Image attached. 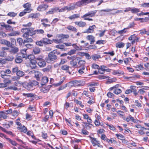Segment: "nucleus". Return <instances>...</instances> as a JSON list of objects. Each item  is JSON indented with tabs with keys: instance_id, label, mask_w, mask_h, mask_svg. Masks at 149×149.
Listing matches in <instances>:
<instances>
[{
	"instance_id": "obj_1",
	"label": "nucleus",
	"mask_w": 149,
	"mask_h": 149,
	"mask_svg": "<svg viewBox=\"0 0 149 149\" xmlns=\"http://www.w3.org/2000/svg\"><path fill=\"white\" fill-rule=\"evenodd\" d=\"M77 57L75 56H73L71 57L68 56L67 58L70 60H72L70 61V64L72 65V67H77V61L78 59H77Z\"/></svg>"
},
{
	"instance_id": "obj_2",
	"label": "nucleus",
	"mask_w": 149,
	"mask_h": 149,
	"mask_svg": "<svg viewBox=\"0 0 149 149\" xmlns=\"http://www.w3.org/2000/svg\"><path fill=\"white\" fill-rule=\"evenodd\" d=\"M57 56L54 54V52L52 51L49 53L48 55V58L46 59L47 62L48 63H51L53 60H55L57 59Z\"/></svg>"
},
{
	"instance_id": "obj_3",
	"label": "nucleus",
	"mask_w": 149,
	"mask_h": 149,
	"mask_svg": "<svg viewBox=\"0 0 149 149\" xmlns=\"http://www.w3.org/2000/svg\"><path fill=\"white\" fill-rule=\"evenodd\" d=\"M70 8L71 10H73L75 8H77L78 7H80L83 5V2L81 0L80 1H79L76 3H72L69 4Z\"/></svg>"
},
{
	"instance_id": "obj_4",
	"label": "nucleus",
	"mask_w": 149,
	"mask_h": 149,
	"mask_svg": "<svg viewBox=\"0 0 149 149\" xmlns=\"http://www.w3.org/2000/svg\"><path fill=\"white\" fill-rule=\"evenodd\" d=\"M4 83H0V88H4L7 86L8 85L11 84V81L10 79H5L3 81Z\"/></svg>"
},
{
	"instance_id": "obj_5",
	"label": "nucleus",
	"mask_w": 149,
	"mask_h": 149,
	"mask_svg": "<svg viewBox=\"0 0 149 149\" xmlns=\"http://www.w3.org/2000/svg\"><path fill=\"white\" fill-rule=\"evenodd\" d=\"M118 85L115 86L110 88L109 90L110 91L114 90L113 93L116 94H118L120 93L121 92V91L120 89L117 88Z\"/></svg>"
},
{
	"instance_id": "obj_6",
	"label": "nucleus",
	"mask_w": 149,
	"mask_h": 149,
	"mask_svg": "<svg viewBox=\"0 0 149 149\" xmlns=\"http://www.w3.org/2000/svg\"><path fill=\"white\" fill-rule=\"evenodd\" d=\"M31 72L32 73H34L35 77L37 80H40V78L42 76V74L38 71L33 70Z\"/></svg>"
},
{
	"instance_id": "obj_7",
	"label": "nucleus",
	"mask_w": 149,
	"mask_h": 149,
	"mask_svg": "<svg viewBox=\"0 0 149 149\" xmlns=\"http://www.w3.org/2000/svg\"><path fill=\"white\" fill-rule=\"evenodd\" d=\"M97 11L95 10L94 11H90L88 13L84 15L81 17L82 18H86L87 16H89V17H93L95 16V15Z\"/></svg>"
},
{
	"instance_id": "obj_8",
	"label": "nucleus",
	"mask_w": 149,
	"mask_h": 149,
	"mask_svg": "<svg viewBox=\"0 0 149 149\" xmlns=\"http://www.w3.org/2000/svg\"><path fill=\"white\" fill-rule=\"evenodd\" d=\"M62 34L57 35L56 36V38H59L56 39H53V41L56 43H61L63 42L62 40Z\"/></svg>"
},
{
	"instance_id": "obj_9",
	"label": "nucleus",
	"mask_w": 149,
	"mask_h": 149,
	"mask_svg": "<svg viewBox=\"0 0 149 149\" xmlns=\"http://www.w3.org/2000/svg\"><path fill=\"white\" fill-rule=\"evenodd\" d=\"M48 6L47 5L43 4L40 5L37 8L38 11H43L45 10L48 7Z\"/></svg>"
},
{
	"instance_id": "obj_10",
	"label": "nucleus",
	"mask_w": 149,
	"mask_h": 149,
	"mask_svg": "<svg viewBox=\"0 0 149 149\" xmlns=\"http://www.w3.org/2000/svg\"><path fill=\"white\" fill-rule=\"evenodd\" d=\"M22 32L24 33L22 36L24 38H27L29 36V28H23L22 29Z\"/></svg>"
},
{
	"instance_id": "obj_11",
	"label": "nucleus",
	"mask_w": 149,
	"mask_h": 149,
	"mask_svg": "<svg viewBox=\"0 0 149 149\" xmlns=\"http://www.w3.org/2000/svg\"><path fill=\"white\" fill-rule=\"evenodd\" d=\"M11 48L9 50V52L11 54H15L19 51L18 48L15 46L10 47Z\"/></svg>"
},
{
	"instance_id": "obj_12",
	"label": "nucleus",
	"mask_w": 149,
	"mask_h": 149,
	"mask_svg": "<svg viewBox=\"0 0 149 149\" xmlns=\"http://www.w3.org/2000/svg\"><path fill=\"white\" fill-rule=\"evenodd\" d=\"M24 7L25 8L24 10L28 13H30L31 11V4L27 3L23 5Z\"/></svg>"
},
{
	"instance_id": "obj_13",
	"label": "nucleus",
	"mask_w": 149,
	"mask_h": 149,
	"mask_svg": "<svg viewBox=\"0 0 149 149\" xmlns=\"http://www.w3.org/2000/svg\"><path fill=\"white\" fill-rule=\"evenodd\" d=\"M96 26L94 25L92 26H90L89 28L87 29L84 33H93L94 31V30Z\"/></svg>"
},
{
	"instance_id": "obj_14",
	"label": "nucleus",
	"mask_w": 149,
	"mask_h": 149,
	"mask_svg": "<svg viewBox=\"0 0 149 149\" xmlns=\"http://www.w3.org/2000/svg\"><path fill=\"white\" fill-rule=\"evenodd\" d=\"M58 10L59 12H63L66 10L68 11L71 10L70 4L68 6L63 7L61 9H58Z\"/></svg>"
},
{
	"instance_id": "obj_15",
	"label": "nucleus",
	"mask_w": 149,
	"mask_h": 149,
	"mask_svg": "<svg viewBox=\"0 0 149 149\" xmlns=\"http://www.w3.org/2000/svg\"><path fill=\"white\" fill-rule=\"evenodd\" d=\"M86 63V62L84 60H81L79 61L78 62V65L79 67H81L83 69H85L86 66L85 64Z\"/></svg>"
},
{
	"instance_id": "obj_16",
	"label": "nucleus",
	"mask_w": 149,
	"mask_h": 149,
	"mask_svg": "<svg viewBox=\"0 0 149 149\" xmlns=\"http://www.w3.org/2000/svg\"><path fill=\"white\" fill-rule=\"evenodd\" d=\"M0 43L3 45H5L8 47H11L10 42L5 39H2L0 41Z\"/></svg>"
},
{
	"instance_id": "obj_17",
	"label": "nucleus",
	"mask_w": 149,
	"mask_h": 149,
	"mask_svg": "<svg viewBox=\"0 0 149 149\" xmlns=\"http://www.w3.org/2000/svg\"><path fill=\"white\" fill-rule=\"evenodd\" d=\"M58 10V8H54L50 9L49 11L46 13V15L52 14L54 13Z\"/></svg>"
},
{
	"instance_id": "obj_18",
	"label": "nucleus",
	"mask_w": 149,
	"mask_h": 149,
	"mask_svg": "<svg viewBox=\"0 0 149 149\" xmlns=\"http://www.w3.org/2000/svg\"><path fill=\"white\" fill-rule=\"evenodd\" d=\"M40 15L39 13H31L28 17V18H31L32 19H36Z\"/></svg>"
},
{
	"instance_id": "obj_19",
	"label": "nucleus",
	"mask_w": 149,
	"mask_h": 149,
	"mask_svg": "<svg viewBox=\"0 0 149 149\" xmlns=\"http://www.w3.org/2000/svg\"><path fill=\"white\" fill-rule=\"evenodd\" d=\"M1 26L5 28L8 31H13L14 28L11 26L8 25L3 24L1 25Z\"/></svg>"
},
{
	"instance_id": "obj_20",
	"label": "nucleus",
	"mask_w": 149,
	"mask_h": 149,
	"mask_svg": "<svg viewBox=\"0 0 149 149\" xmlns=\"http://www.w3.org/2000/svg\"><path fill=\"white\" fill-rule=\"evenodd\" d=\"M27 49H24L20 50V52L22 54V57L23 58H25L27 57V54L26 52Z\"/></svg>"
},
{
	"instance_id": "obj_21",
	"label": "nucleus",
	"mask_w": 149,
	"mask_h": 149,
	"mask_svg": "<svg viewBox=\"0 0 149 149\" xmlns=\"http://www.w3.org/2000/svg\"><path fill=\"white\" fill-rule=\"evenodd\" d=\"M72 86H74L73 81L67 83L65 85V86H63V87H61L60 90H62L64 89L66 87H68L69 88H71Z\"/></svg>"
},
{
	"instance_id": "obj_22",
	"label": "nucleus",
	"mask_w": 149,
	"mask_h": 149,
	"mask_svg": "<svg viewBox=\"0 0 149 149\" xmlns=\"http://www.w3.org/2000/svg\"><path fill=\"white\" fill-rule=\"evenodd\" d=\"M25 85V88L28 90H30L33 89V86L31 82L26 84Z\"/></svg>"
},
{
	"instance_id": "obj_23",
	"label": "nucleus",
	"mask_w": 149,
	"mask_h": 149,
	"mask_svg": "<svg viewBox=\"0 0 149 149\" xmlns=\"http://www.w3.org/2000/svg\"><path fill=\"white\" fill-rule=\"evenodd\" d=\"M74 23L79 27H84L86 25V23L82 21L76 22Z\"/></svg>"
},
{
	"instance_id": "obj_24",
	"label": "nucleus",
	"mask_w": 149,
	"mask_h": 149,
	"mask_svg": "<svg viewBox=\"0 0 149 149\" xmlns=\"http://www.w3.org/2000/svg\"><path fill=\"white\" fill-rule=\"evenodd\" d=\"M48 79L47 77L45 76L43 77L41 80V84L42 86L45 85L48 82Z\"/></svg>"
},
{
	"instance_id": "obj_25",
	"label": "nucleus",
	"mask_w": 149,
	"mask_h": 149,
	"mask_svg": "<svg viewBox=\"0 0 149 149\" xmlns=\"http://www.w3.org/2000/svg\"><path fill=\"white\" fill-rule=\"evenodd\" d=\"M107 67L104 65H102L100 67L99 70L98 71L99 73L101 74H103L104 73V71H106V68Z\"/></svg>"
},
{
	"instance_id": "obj_26",
	"label": "nucleus",
	"mask_w": 149,
	"mask_h": 149,
	"mask_svg": "<svg viewBox=\"0 0 149 149\" xmlns=\"http://www.w3.org/2000/svg\"><path fill=\"white\" fill-rule=\"evenodd\" d=\"M19 32L18 31H14L8 34V36H14L18 35Z\"/></svg>"
},
{
	"instance_id": "obj_27",
	"label": "nucleus",
	"mask_w": 149,
	"mask_h": 149,
	"mask_svg": "<svg viewBox=\"0 0 149 149\" xmlns=\"http://www.w3.org/2000/svg\"><path fill=\"white\" fill-rule=\"evenodd\" d=\"M29 36H32L35 35L36 33V30H34V29L29 28Z\"/></svg>"
},
{
	"instance_id": "obj_28",
	"label": "nucleus",
	"mask_w": 149,
	"mask_h": 149,
	"mask_svg": "<svg viewBox=\"0 0 149 149\" xmlns=\"http://www.w3.org/2000/svg\"><path fill=\"white\" fill-rule=\"evenodd\" d=\"M38 64L40 67H43L46 66V63L44 60H42L39 61L38 63Z\"/></svg>"
},
{
	"instance_id": "obj_29",
	"label": "nucleus",
	"mask_w": 149,
	"mask_h": 149,
	"mask_svg": "<svg viewBox=\"0 0 149 149\" xmlns=\"http://www.w3.org/2000/svg\"><path fill=\"white\" fill-rule=\"evenodd\" d=\"M87 39L91 42V44H93L95 41L94 37L92 36H87Z\"/></svg>"
},
{
	"instance_id": "obj_30",
	"label": "nucleus",
	"mask_w": 149,
	"mask_h": 149,
	"mask_svg": "<svg viewBox=\"0 0 149 149\" xmlns=\"http://www.w3.org/2000/svg\"><path fill=\"white\" fill-rule=\"evenodd\" d=\"M1 118L6 119L7 118V113L5 111H0Z\"/></svg>"
},
{
	"instance_id": "obj_31",
	"label": "nucleus",
	"mask_w": 149,
	"mask_h": 149,
	"mask_svg": "<svg viewBox=\"0 0 149 149\" xmlns=\"http://www.w3.org/2000/svg\"><path fill=\"white\" fill-rule=\"evenodd\" d=\"M49 90V86L43 87L40 88V91L42 92L46 93L48 92Z\"/></svg>"
},
{
	"instance_id": "obj_32",
	"label": "nucleus",
	"mask_w": 149,
	"mask_h": 149,
	"mask_svg": "<svg viewBox=\"0 0 149 149\" xmlns=\"http://www.w3.org/2000/svg\"><path fill=\"white\" fill-rule=\"evenodd\" d=\"M124 74V73L123 71L120 70H114L113 72V75H123Z\"/></svg>"
},
{
	"instance_id": "obj_33",
	"label": "nucleus",
	"mask_w": 149,
	"mask_h": 149,
	"mask_svg": "<svg viewBox=\"0 0 149 149\" xmlns=\"http://www.w3.org/2000/svg\"><path fill=\"white\" fill-rule=\"evenodd\" d=\"M74 84V86L75 87L77 86H81L83 85L82 84L81 81L75 80L73 81Z\"/></svg>"
},
{
	"instance_id": "obj_34",
	"label": "nucleus",
	"mask_w": 149,
	"mask_h": 149,
	"mask_svg": "<svg viewBox=\"0 0 149 149\" xmlns=\"http://www.w3.org/2000/svg\"><path fill=\"white\" fill-rule=\"evenodd\" d=\"M90 138L91 139V142L93 146H95L96 144H98L97 142L98 141L96 140V138L91 137H90Z\"/></svg>"
},
{
	"instance_id": "obj_35",
	"label": "nucleus",
	"mask_w": 149,
	"mask_h": 149,
	"mask_svg": "<svg viewBox=\"0 0 149 149\" xmlns=\"http://www.w3.org/2000/svg\"><path fill=\"white\" fill-rule=\"evenodd\" d=\"M33 51L35 54H37L40 53V50L38 47H36L33 48Z\"/></svg>"
},
{
	"instance_id": "obj_36",
	"label": "nucleus",
	"mask_w": 149,
	"mask_h": 149,
	"mask_svg": "<svg viewBox=\"0 0 149 149\" xmlns=\"http://www.w3.org/2000/svg\"><path fill=\"white\" fill-rule=\"evenodd\" d=\"M80 17V15L78 14H74L70 16L68 18L70 20L75 19L76 18H77Z\"/></svg>"
},
{
	"instance_id": "obj_37",
	"label": "nucleus",
	"mask_w": 149,
	"mask_h": 149,
	"mask_svg": "<svg viewBox=\"0 0 149 149\" xmlns=\"http://www.w3.org/2000/svg\"><path fill=\"white\" fill-rule=\"evenodd\" d=\"M42 41L45 44H51L52 43V40L47 38L43 39Z\"/></svg>"
},
{
	"instance_id": "obj_38",
	"label": "nucleus",
	"mask_w": 149,
	"mask_h": 149,
	"mask_svg": "<svg viewBox=\"0 0 149 149\" xmlns=\"http://www.w3.org/2000/svg\"><path fill=\"white\" fill-rule=\"evenodd\" d=\"M6 139L12 145L14 146H16L17 145V143L15 141H13L10 138H7Z\"/></svg>"
},
{
	"instance_id": "obj_39",
	"label": "nucleus",
	"mask_w": 149,
	"mask_h": 149,
	"mask_svg": "<svg viewBox=\"0 0 149 149\" xmlns=\"http://www.w3.org/2000/svg\"><path fill=\"white\" fill-rule=\"evenodd\" d=\"M67 29L69 30H71L76 32L77 31V30L75 27L72 26H70L67 27Z\"/></svg>"
},
{
	"instance_id": "obj_40",
	"label": "nucleus",
	"mask_w": 149,
	"mask_h": 149,
	"mask_svg": "<svg viewBox=\"0 0 149 149\" xmlns=\"http://www.w3.org/2000/svg\"><path fill=\"white\" fill-rule=\"evenodd\" d=\"M83 123L85 125L86 128L88 130L90 129L92 126H93V125L91 124L85 122H83Z\"/></svg>"
},
{
	"instance_id": "obj_41",
	"label": "nucleus",
	"mask_w": 149,
	"mask_h": 149,
	"mask_svg": "<svg viewBox=\"0 0 149 149\" xmlns=\"http://www.w3.org/2000/svg\"><path fill=\"white\" fill-rule=\"evenodd\" d=\"M79 55L85 56L86 58L88 59H89L91 58V57L89 54L88 53H79Z\"/></svg>"
},
{
	"instance_id": "obj_42",
	"label": "nucleus",
	"mask_w": 149,
	"mask_h": 149,
	"mask_svg": "<svg viewBox=\"0 0 149 149\" xmlns=\"http://www.w3.org/2000/svg\"><path fill=\"white\" fill-rule=\"evenodd\" d=\"M91 58L93 60H96L99 58H101V57L100 55L95 54L91 56Z\"/></svg>"
},
{
	"instance_id": "obj_43",
	"label": "nucleus",
	"mask_w": 149,
	"mask_h": 149,
	"mask_svg": "<svg viewBox=\"0 0 149 149\" xmlns=\"http://www.w3.org/2000/svg\"><path fill=\"white\" fill-rule=\"evenodd\" d=\"M124 46V44L123 42H118L116 44V47L119 48H122Z\"/></svg>"
},
{
	"instance_id": "obj_44",
	"label": "nucleus",
	"mask_w": 149,
	"mask_h": 149,
	"mask_svg": "<svg viewBox=\"0 0 149 149\" xmlns=\"http://www.w3.org/2000/svg\"><path fill=\"white\" fill-rule=\"evenodd\" d=\"M35 57L33 55L30 54L28 55H27V57L25 58L26 59H28L30 60V61H31V60L33 59Z\"/></svg>"
},
{
	"instance_id": "obj_45",
	"label": "nucleus",
	"mask_w": 149,
	"mask_h": 149,
	"mask_svg": "<svg viewBox=\"0 0 149 149\" xmlns=\"http://www.w3.org/2000/svg\"><path fill=\"white\" fill-rule=\"evenodd\" d=\"M24 74V72L20 70L18 71L17 73V76L21 77L23 76Z\"/></svg>"
},
{
	"instance_id": "obj_46",
	"label": "nucleus",
	"mask_w": 149,
	"mask_h": 149,
	"mask_svg": "<svg viewBox=\"0 0 149 149\" xmlns=\"http://www.w3.org/2000/svg\"><path fill=\"white\" fill-rule=\"evenodd\" d=\"M25 39L24 40V43L31 42L33 41V40L32 38H25Z\"/></svg>"
},
{
	"instance_id": "obj_47",
	"label": "nucleus",
	"mask_w": 149,
	"mask_h": 149,
	"mask_svg": "<svg viewBox=\"0 0 149 149\" xmlns=\"http://www.w3.org/2000/svg\"><path fill=\"white\" fill-rule=\"evenodd\" d=\"M140 11V10L139 9L136 8H132L131 12L132 13H136Z\"/></svg>"
},
{
	"instance_id": "obj_48",
	"label": "nucleus",
	"mask_w": 149,
	"mask_h": 149,
	"mask_svg": "<svg viewBox=\"0 0 149 149\" xmlns=\"http://www.w3.org/2000/svg\"><path fill=\"white\" fill-rule=\"evenodd\" d=\"M10 40L11 41L10 43L11 45V47L13 46L16 43V40L15 39L13 38H11Z\"/></svg>"
},
{
	"instance_id": "obj_49",
	"label": "nucleus",
	"mask_w": 149,
	"mask_h": 149,
	"mask_svg": "<svg viewBox=\"0 0 149 149\" xmlns=\"http://www.w3.org/2000/svg\"><path fill=\"white\" fill-rule=\"evenodd\" d=\"M23 95L24 96H26L27 97H34L35 96V94H33V93H27V94H25L24 93L23 94Z\"/></svg>"
},
{
	"instance_id": "obj_50",
	"label": "nucleus",
	"mask_w": 149,
	"mask_h": 149,
	"mask_svg": "<svg viewBox=\"0 0 149 149\" xmlns=\"http://www.w3.org/2000/svg\"><path fill=\"white\" fill-rule=\"evenodd\" d=\"M6 55V53L4 51H0V56L5 57Z\"/></svg>"
},
{
	"instance_id": "obj_51",
	"label": "nucleus",
	"mask_w": 149,
	"mask_h": 149,
	"mask_svg": "<svg viewBox=\"0 0 149 149\" xmlns=\"http://www.w3.org/2000/svg\"><path fill=\"white\" fill-rule=\"evenodd\" d=\"M76 52V50L74 49H73L70 50L67 53V54L70 55H72L75 54Z\"/></svg>"
},
{
	"instance_id": "obj_52",
	"label": "nucleus",
	"mask_w": 149,
	"mask_h": 149,
	"mask_svg": "<svg viewBox=\"0 0 149 149\" xmlns=\"http://www.w3.org/2000/svg\"><path fill=\"white\" fill-rule=\"evenodd\" d=\"M14 59V57L13 56H7L6 58V60L9 61H12Z\"/></svg>"
},
{
	"instance_id": "obj_53",
	"label": "nucleus",
	"mask_w": 149,
	"mask_h": 149,
	"mask_svg": "<svg viewBox=\"0 0 149 149\" xmlns=\"http://www.w3.org/2000/svg\"><path fill=\"white\" fill-rule=\"evenodd\" d=\"M17 42H18L19 45L20 46L22 45V43L24 42V41H23V40L21 38H19L17 39Z\"/></svg>"
},
{
	"instance_id": "obj_54",
	"label": "nucleus",
	"mask_w": 149,
	"mask_h": 149,
	"mask_svg": "<svg viewBox=\"0 0 149 149\" xmlns=\"http://www.w3.org/2000/svg\"><path fill=\"white\" fill-rule=\"evenodd\" d=\"M17 14L14 12H9L7 14L8 15L12 17H14L17 15Z\"/></svg>"
},
{
	"instance_id": "obj_55",
	"label": "nucleus",
	"mask_w": 149,
	"mask_h": 149,
	"mask_svg": "<svg viewBox=\"0 0 149 149\" xmlns=\"http://www.w3.org/2000/svg\"><path fill=\"white\" fill-rule=\"evenodd\" d=\"M44 58V56L42 55H40L38 57L35 58V59L36 60H37L38 61H40L43 60V58Z\"/></svg>"
},
{
	"instance_id": "obj_56",
	"label": "nucleus",
	"mask_w": 149,
	"mask_h": 149,
	"mask_svg": "<svg viewBox=\"0 0 149 149\" xmlns=\"http://www.w3.org/2000/svg\"><path fill=\"white\" fill-rule=\"evenodd\" d=\"M15 62L17 63H21L22 61V60L20 58V57H17L15 60Z\"/></svg>"
},
{
	"instance_id": "obj_57",
	"label": "nucleus",
	"mask_w": 149,
	"mask_h": 149,
	"mask_svg": "<svg viewBox=\"0 0 149 149\" xmlns=\"http://www.w3.org/2000/svg\"><path fill=\"white\" fill-rule=\"evenodd\" d=\"M19 130L24 133H26L27 132V129L25 126L23 125L21 129L20 130Z\"/></svg>"
},
{
	"instance_id": "obj_58",
	"label": "nucleus",
	"mask_w": 149,
	"mask_h": 149,
	"mask_svg": "<svg viewBox=\"0 0 149 149\" xmlns=\"http://www.w3.org/2000/svg\"><path fill=\"white\" fill-rule=\"evenodd\" d=\"M116 135L118 139L120 140H122L124 138V136L121 134H116Z\"/></svg>"
},
{
	"instance_id": "obj_59",
	"label": "nucleus",
	"mask_w": 149,
	"mask_h": 149,
	"mask_svg": "<svg viewBox=\"0 0 149 149\" xmlns=\"http://www.w3.org/2000/svg\"><path fill=\"white\" fill-rule=\"evenodd\" d=\"M107 125L109 127V128L111 130L114 131L116 130V128L112 125Z\"/></svg>"
},
{
	"instance_id": "obj_60",
	"label": "nucleus",
	"mask_w": 149,
	"mask_h": 149,
	"mask_svg": "<svg viewBox=\"0 0 149 149\" xmlns=\"http://www.w3.org/2000/svg\"><path fill=\"white\" fill-rule=\"evenodd\" d=\"M142 7L145 8L149 7V3H144L141 5Z\"/></svg>"
},
{
	"instance_id": "obj_61",
	"label": "nucleus",
	"mask_w": 149,
	"mask_h": 149,
	"mask_svg": "<svg viewBox=\"0 0 149 149\" xmlns=\"http://www.w3.org/2000/svg\"><path fill=\"white\" fill-rule=\"evenodd\" d=\"M64 78L61 79L59 82L56 84V86H58L61 84L64 81Z\"/></svg>"
},
{
	"instance_id": "obj_62",
	"label": "nucleus",
	"mask_w": 149,
	"mask_h": 149,
	"mask_svg": "<svg viewBox=\"0 0 149 149\" xmlns=\"http://www.w3.org/2000/svg\"><path fill=\"white\" fill-rule=\"evenodd\" d=\"M69 67L67 65H64L62 66L61 68L63 70H67L68 69Z\"/></svg>"
},
{
	"instance_id": "obj_63",
	"label": "nucleus",
	"mask_w": 149,
	"mask_h": 149,
	"mask_svg": "<svg viewBox=\"0 0 149 149\" xmlns=\"http://www.w3.org/2000/svg\"><path fill=\"white\" fill-rule=\"evenodd\" d=\"M16 124L18 125L17 129L19 130H20L22 127L23 125L21 124L19 122H16Z\"/></svg>"
},
{
	"instance_id": "obj_64",
	"label": "nucleus",
	"mask_w": 149,
	"mask_h": 149,
	"mask_svg": "<svg viewBox=\"0 0 149 149\" xmlns=\"http://www.w3.org/2000/svg\"><path fill=\"white\" fill-rule=\"evenodd\" d=\"M92 67L94 69H98L99 70V69L100 68L99 66L98 65H97L96 64H95V63L93 64L92 65Z\"/></svg>"
}]
</instances>
